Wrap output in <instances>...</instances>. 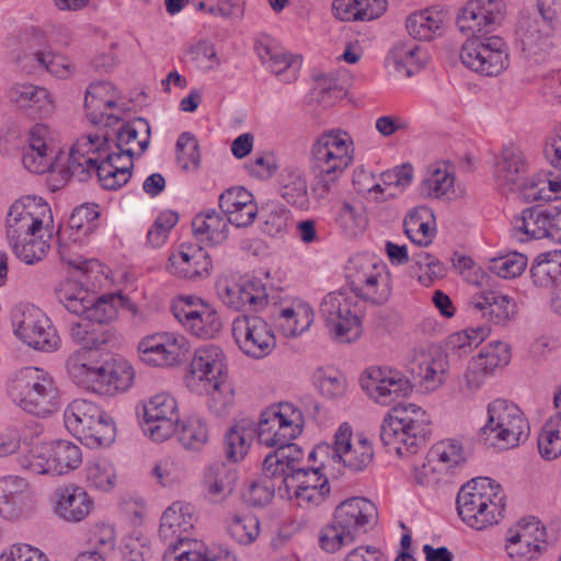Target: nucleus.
Instances as JSON below:
<instances>
[{"label": "nucleus", "instance_id": "obj_1", "mask_svg": "<svg viewBox=\"0 0 561 561\" xmlns=\"http://www.w3.org/2000/svg\"><path fill=\"white\" fill-rule=\"evenodd\" d=\"M59 302L83 322L70 325V335L82 344L67 360V370L73 382L103 394L105 383V294L96 295L80 282L66 279L58 288Z\"/></svg>", "mask_w": 561, "mask_h": 561}, {"label": "nucleus", "instance_id": "obj_61", "mask_svg": "<svg viewBox=\"0 0 561 561\" xmlns=\"http://www.w3.org/2000/svg\"><path fill=\"white\" fill-rule=\"evenodd\" d=\"M260 482H253L249 490L244 493V500L252 506H265L273 500L276 490L278 491V484L275 480L278 477H266Z\"/></svg>", "mask_w": 561, "mask_h": 561}, {"label": "nucleus", "instance_id": "obj_27", "mask_svg": "<svg viewBox=\"0 0 561 561\" xmlns=\"http://www.w3.org/2000/svg\"><path fill=\"white\" fill-rule=\"evenodd\" d=\"M411 180L412 178H354L353 186L367 201L383 203L401 194L411 184Z\"/></svg>", "mask_w": 561, "mask_h": 561}, {"label": "nucleus", "instance_id": "obj_26", "mask_svg": "<svg viewBox=\"0 0 561 561\" xmlns=\"http://www.w3.org/2000/svg\"><path fill=\"white\" fill-rule=\"evenodd\" d=\"M56 514L69 523L83 520L92 511L93 501L87 491L75 484L58 488L55 491Z\"/></svg>", "mask_w": 561, "mask_h": 561}, {"label": "nucleus", "instance_id": "obj_64", "mask_svg": "<svg viewBox=\"0 0 561 561\" xmlns=\"http://www.w3.org/2000/svg\"><path fill=\"white\" fill-rule=\"evenodd\" d=\"M288 182L283 183L280 187L282 197L293 206L307 209L310 204V197L307 191V184L302 178H287Z\"/></svg>", "mask_w": 561, "mask_h": 561}, {"label": "nucleus", "instance_id": "obj_39", "mask_svg": "<svg viewBox=\"0 0 561 561\" xmlns=\"http://www.w3.org/2000/svg\"><path fill=\"white\" fill-rule=\"evenodd\" d=\"M428 219L434 220L433 211L426 206H421L412 209L403 221L404 232L408 238L421 247L431 244L435 236Z\"/></svg>", "mask_w": 561, "mask_h": 561}, {"label": "nucleus", "instance_id": "obj_48", "mask_svg": "<svg viewBox=\"0 0 561 561\" xmlns=\"http://www.w3.org/2000/svg\"><path fill=\"white\" fill-rule=\"evenodd\" d=\"M494 172L497 175H519L530 172L527 157L519 147L510 144L502 148L494 162Z\"/></svg>", "mask_w": 561, "mask_h": 561}, {"label": "nucleus", "instance_id": "obj_52", "mask_svg": "<svg viewBox=\"0 0 561 561\" xmlns=\"http://www.w3.org/2000/svg\"><path fill=\"white\" fill-rule=\"evenodd\" d=\"M176 160L184 172H197L201 164L199 145L190 133H182L176 141Z\"/></svg>", "mask_w": 561, "mask_h": 561}, {"label": "nucleus", "instance_id": "obj_20", "mask_svg": "<svg viewBox=\"0 0 561 561\" xmlns=\"http://www.w3.org/2000/svg\"><path fill=\"white\" fill-rule=\"evenodd\" d=\"M362 387L377 403L388 405L399 397L410 393V380L399 371L373 368L362 379Z\"/></svg>", "mask_w": 561, "mask_h": 561}, {"label": "nucleus", "instance_id": "obj_28", "mask_svg": "<svg viewBox=\"0 0 561 561\" xmlns=\"http://www.w3.org/2000/svg\"><path fill=\"white\" fill-rule=\"evenodd\" d=\"M228 218L216 209H208L197 214L192 220L194 236L201 241L210 244H222L229 236Z\"/></svg>", "mask_w": 561, "mask_h": 561}, {"label": "nucleus", "instance_id": "obj_50", "mask_svg": "<svg viewBox=\"0 0 561 561\" xmlns=\"http://www.w3.org/2000/svg\"><path fill=\"white\" fill-rule=\"evenodd\" d=\"M538 449L547 460H553L561 455V413L545 424L538 437Z\"/></svg>", "mask_w": 561, "mask_h": 561}, {"label": "nucleus", "instance_id": "obj_9", "mask_svg": "<svg viewBox=\"0 0 561 561\" xmlns=\"http://www.w3.org/2000/svg\"><path fill=\"white\" fill-rule=\"evenodd\" d=\"M352 140L346 133L330 130L312 144L309 164L316 175L343 173L353 162Z\"/></svg>", "mask_w": 561, "mask_h": 561}, {"label": "nucleus", "instance_id": "obj_32", "mask_svg": "<svg viewBox=\"0 0 561 561\" xmlns=\"http://www.w3.org/2000/svg\"><path fill=\"white\" fill-rule=\"evenodd\" d=\"M236 479V467L231 462L215 461L204 473V484L215 501L226 499L232 493Z\"/></svg>", "mask_w": 561, "mask_h": 561}, {"label": "nucleus", "instance_id": "obj_47", "mask_svg": "<svg viewBox=\"0 0 561 561\" xmlns=\"http://www.w3.org/2000/svg\"><path fill=\"white\" fill-rule=\"evenodd\" d=\"M209 559L205 554L204 545L187 536L176 535V540L168 542V550L164 552L163 561H204Z\"/></svg>", "mask_w": 561, "mask_h": 561}, {"label": "nucleus", "instance_id": "obj_23", "mask_svg": "<svg viewBox=\"0 0 561 561\" xmlns=\"http://www.w3.org/2000/svg\"><path fill=\"white\" fill-rule=\"evenodd\" d=\"M218 204L230 225L237 228L251 226L257 216V206L251 192L243 186H232L219 195Z\"/></svg>", "mask_w": 561, "mask_h": 561}, {"label": "nucleus", "instance_id": "obj_15", "mask_svg": "<svg viewBox=\"0 0 561 561\" xmlns=\"http://www.w3.org/2000/svg\"><path fill=\"white\" fill-rule=\"evenodd\" d=\"M226 377V356L220 347L209 344L195 351L184 381L191 392H201L210 382Z\"/></svg>", "mask_w": 561, "mask_h": 561}, {"label": "nucleus", "instance_id": "obj_17", "mask_svg": "<svg viewBox=\"0 0 561 561\" xmlns=\"http://www.w3.org/2000/svg\"><path fill=\"white\" fill-rule=\"evenodd\" d=\"M82 462V453L78 445L65 440H51L42 446L37 455H32L30 470L35 473L61 476L77 469Z\"/></svg>", "mask_w": 561, "mask_h": 561}, {"label": "nucleus", "instance_id": "obj_60", "mask_svg": "<svg viewBox=\"0 0 561 561\" xmlns=\"http://www.w3.org/2000/svg\"><path fill=\"white\" fill-rule=\"evenodd\" d=\"M105 84L96 81L89 84L84 95V110L89 122L98 125L103 121L105 111Z\"/></svg>", "mask_w": 561, "mask_h": 561}, {"label": "nucleus", "instance_id": "obj_11", "mask_svg": "<svg viewBox=\"0 0 561 561\" xmlns=\"http://www.w3.org/2000/svg\"><path fill=\"white\" fill-rule=\"evenodd\" d=\"M304 424L302 413L289 402H282L264 410L257 422L260 444L274 447L295 439Z\"/></svg>", "mask_w": 561, "mask_h": 561}, {"label": "nucleus", "instance_id": "obj_19", "mask_svg": "<svg viewBox=\"0 0 561 561\" xmlns=\"http://www.w3.org/2000/svg\"><path fill=\"white\" fill-rule=\"evenodd\" d=\"M175 423H179L178 403L170 393H158L145 403L141 427L153 442L171 437L175 432Z\"/></svg>", "mask_w": 561, "mask_h": 561}, {"label": "nucleus", "instance_id": "obj_46", "mask_svg": "<svg viewBox=\"0 0 561 561\" xmlns=\"http://www.w3.org/2000/svg\"><path fill=\"white\" fill-rule=\"evenodd\" d=\"M198 396H207V407L216 416L226 415L233 403V389L227 377L217 381L210 382L201 392H195Z\"/></svg>", "mask_w": 561, "mask_h": 561}, {"label": "nucleus", "instance_id": "obj_58", "mask_svg": "<svg viewBox=\"0 0 561 561\" xmlns=\"http://www.w3.org/2000/svg\"><path fill=\"white\" fill-rule=\"evenodd\" d=\"M10 245L14 254L24 263L32 265L42 261L49 245L42 238L35 236L31 238H21V240L11 241Z\"/></svg>", "mask_w": 561, "mask_h": 561}, {"label": "nucleus", "instance_id": "obj_43", "mask_svg": "<svg viewBox=\"0 0 561 561\" xmlns=\"http://www.w3.org/2000/svg\"><path fill=\"white\" fill-rule=\"evenodd\" d=\"M135 378V371L129 362L122 355L113 354L107 358V396L127 391Z\"/></svg>", "mask_w": 561, "mask_h": 561}, {"label": "nucleus", "instance_id": "obj_45", "mask_svg": "<svg viewBox=\"0 0 561 561\" xmlns=\"http://www.w3.org/2000/svg\"><path fill=\"white\" fill-rule=\"evenodd\" d=\"M222 328L217 310L205 301H198V312L190 322L187 329L201 339H215Z\"/></svg>", "mask_w": 561, "mask_h": 561}, {"label": "nucleus", "instance_id": "obj_51", "mask_svg": "<svg viewBox=\"0 0 561 561\" xmlns=\"http://www.w3.org/2000/svg\"><path fill=\"white\" fill-rule=\"evenodd\" d=\"M238 310L249 308L257 311L267 305L264 284L259 278H242L239 282Z\"/></svg>", "mask_w": 561, "mask_h": 561}, {"label": "nucleus", "instance_id": "obj_8", "mask_svg": "<svg viewBox=\"0 0 561 561\" xmlns=\"http://www.w3.org/2000/svg\"><path fill=\"white\" fill-rule=\"evenodd\" d=\"M345 277L351 290L365 301L379 306L390 297L383 266L374 256L352 257L345 267Z\"/></svg>", "mask_w": 561, "mask_h": 561}, {"label": "nucleus", "instance_id": "obj_31", "mask_svg": "<svg viewBox=\"0 0 561 561\" xmlns=\"http://www.w3.org/2000/svg\"><path fill=\"white\" fill-rule=\"evenodd\" d=\"M193 528L192 507L188 504L175 502L162 514L159 536L164 542L176 540V535L184 536Z\"/></svg>", "mask_w": 561, "mask_h": 561}, {"label": "nucleus", "instance_id": "obj_12", "mask_svg": "<svg viewBox=\"0 0 561 561\" xmlns=\"http://www.w3.org/2000/svg\"><path fill=\"white\" fill-rule=\"evenodd\" d=\"M352 307V298L343 290L327 294L320 304V316L332 337L340 343H351L360 335V322Z\"/></svg>", "mask_w": 561, "mask_h": 561}, {"label": "nucleus", "instance_id": "obj_54", "mask_svg": "<svg viewBox=\"0 0 561 561\" xmlns=\"http://www.w3.org/2000/svg\"><path fill=\"white\" fill-rule=\"evenodd\" d=\"M527 263L526 255L519 252H508L491 259L488 268L502 278H514L525 271Z\"/></svg>", "mask_w": 561, "mask_h": 561}, {"label": "nucleus", "instance_id": "obj_30", "mask_svg": "<svg viewBox=\"0 0 561 561\" xmlns=\"http://www.w3.org/2000/svg\"><path fill=\"white\" fill-rule=\"evenodd\" d=\"M213 262L207 252L196 249L192 253L180 251L170 257V271L172 274L195 280L209 275Z\"/></svg>", "mask_w": 561, "mask_h": 561}, {"label": "nucleus", "instance_id": "obj_7", "mask_svg": "<svg viewBox=\"0 0 561 561\" xmlns=\"http://www.w3.org/2000/svg\"><path fill=\"white\" fill-rule=\"evenodd\" d=\"M528 434V422L515 403L496 399L488 405V422L479 434L485 446L508 449L527 439Z\"/></svg>", "mask_w": 561, "mask_h": 561}, {"label": "nucleus", "instance_id": "obj_36", "mask_svg": "<svg viewBox=\"0 0 561 561\" xmlns=\"http://www.w3.org/2000/svg\"><path fill=\"white\" fill-rule=\"evenodd\" d=\"M444 22V12L426 9L409 15L405 26L412 37L420 41H430L442 34Z\"/></svg>", "mask_w": 561, "mask_h": 561}, {"label": "nucleus", "instance_id": "obj_34", "mask_svg": "<svg viewBox=\"0 0 561 561\" xmlns=\"http://www.w3.org/2000/svg\"><path fill=\"white\" fill-rule=\"evenodd\" d=\"M12 103L21 108H27L37 115H47L53 104L48 91L33 84H15L9 91Z\"/></svg>", "mask_w": 561, "mask_h": 561}, {"label": "nucleus", "instance_id": "obj_59", "mask_svg": "<svg viewBox=\"0 0 561 561\" xmlns=\"http://www.w3.org/2000/svg\"><path fill=\"white\" fill-rule=\"evenodd\" d=\"M137 313V305L124 295L122 289H111L107 286V323L124 318H134Z\"/></svg>", "mask_w": 561, "mask_h": 561}, {"label": "nucleus", "instance_id": "obj_41", "mask_svg": "<svg viewBox=\"0 0 561 561\" xmlns=\"http://www.w3.org/2000/svg\"><path fill=\"white\" fill-rule=\"evenodd\" d=\"M180 444L190 451H199L208 443V427L199 416H190L175 423Z\"/></svg>", "mask_w": 561, "mask_h": 561}, {"label": "nucleus", "instance_id": "obj_14", "mask_svg": "<svg viewBox=\"0 0 561 561\" xmlns=\"http://www.w3.org/2000/svg\"><path fill=\"white\" fill-rule=\"evenodd\" d=\"M232 334L240 350L253 358L267 356L276 345L268 323L257 316L238 317L232 323Z\"/></svg>", "mask_w": 561, "mask_h": 561}, {"label": "nucleus", "instance_id": "obj_44", "mask_svg": "<svg viewBox=\"0 0 561 561\" xmlns=\"http://www.w3.org/2000/svg\"><path fill=\"white\" fill-rule=\"evenodd\" d=\"M149 131L144 118H137L134 123H123L116 131L115 149L136 146V153L141 154L149 145Z\"/></svg>", "mask_w": 561, "mask_h": 561}, {"label": "nucleus", "instance_id": "obj_3", "mask_svg": "<svg viewBox=\"0 0 561 561\" xmlns=\"http://www.w3.org/2000/svg\"><path fill=\"white\" fill-rule=\"evenodd\" d=\"M432 433V421L422 408L398 404L383 419L380 439L389 453L399 457L415 455L426 445Z\"/></svg>", "mask_w": 561, "mask_h": 561}, {"label": "nucleus", "instance_id": "obj_35", "mask_svg": "<svg viewBox=\"0 0 561 561\" xmlns=\"http://www.w3.org/2000/svg\"><path fill=\"white\" fill-rule=\"evenodd\" d=\"M101 217L100 206L94 203H83L76 207L68 220V228L64 233L69 232V238L80 241L81 237H88L99 228Z\"/></svg>", "mask_w": 561, "mask_h": 561}, {"label": "nucleus", "instance_id": "obj_55", "mask_svg": "<svg viewBox=\"0 0 561 561\" xmlns=\"http://www.w3.org/2000/svg\"><path fill=\"white\" fill-rule=\"evenodd\" d=\"M335 222L347 237H357L366 228V217L348 202H343L335 214Z\"/></svg>", "mask_w": 561, "mask_h": 561}, {"label": "nucleus", "instance_id": "obj_42", "mask_svg": "<svg viewBox=\"0 0 561 561\" xmlns=\"http://www.w3.org/2000/svg\"><path fill=\"white\" fill-rule=\"evenodd\" d=\"M313 321L312 309L307 305L284 308L277 318L278 330L287 337L304 333Z\"/></svg>", "mask_w": 561, "mask_h": 561}, {"label": "nucleus", "instance_id": "obj_49", "mask_svg": "<svg viewBox=\"0 0 561 561\" xmlns=\"http://www.w3.org/2000/svg\"><path fill=\"white\" fill-rule=\"evenodd\" d=\"M36 207L38 211H30L28 215H24V218L21 221H18V225L8 228L7 237L9 242L21 240V238H31L42 229L43 219L41 216L50 214V208L48 207L47 203H42V198H38V204ZM49 218L53 221L51 215H49Z\"/></svg>", "mask_w": 561, "mask_h": 561}, {"label": "nucleus", "instance_id": "obj_2", "mask_svg": "<svg viewBox=\"0 0 561 561\" xmlns=\"http://www.w3.org/2000/svg\"><path fill=\"white\" fill-rule=\"evenodd\" d=\"M502 0H469L457 15L462 33H472L461 47V62L470 70L493 77L508 67V48L500 36H486L503 18Z\"/></svg>", "mask_w": 561, "mask_h": 561}, {"label": "nucleus", "instance_id": "obj_22", "mask_svg": "<svg viewBox=\"0 0 561 561\" xmlns=\"http://www.w3.org/2000/svg\"><path fill=\"white\" fill-rule=\"evenodd\" d=\"M105 145V137L88 135L78 139L71 147L68 164L61 175H100L104 160L101 159L100 149Z\"/></svg>", "mask_w": 561, "mask_h": 561}, {"label": "nucleus", "instance_id": "obj_10", "mask_svg": "<svg viewBox=\"0 0 561 561\" xmlns=\"http://www.w3.org/2000/svg\"><path fill=\"white\" fill-rule=\"evenodd\" d=\"M66 428L90 449H101L105 438V412L90 400L73 401L64 412Z\"/></svg>", "mask_w": 561, "mask_h": 561}, {"label": "nucleus", "instance_id": "obj_40", "mask_svg": "<svg viewBox=\"0 0 561 561\" xmlns=\"http://www.w3.org/2000/svg\"><path fill=\"white\" fill-rule=\"evenodd\" d=\"M252 424L251 421L242 420L231 426L225 435V454L233 465L243 459L248 453L254 433Z\"/></svg>", "mask_w": 561, "mask_h": 561}, {"label": "nucleus", "instance_id": "obj_21", "mask_svg": "<svg viewBox=\"0 0 561 561\" xmlns=\"http://www.w3.org/2000/svg\"><path fill=\"white\" fill-rule=\"evenodd\" d=\"M15 335L26 345L44 352L57 348L59 339L49 319L38 310H30L21 314L15 323Z\"/></svg>", "mask_w": 561, "mask_h": 561}, {"label": "nucleus", "instance_id": "obj_18", "mask_svg": "<svg viewBox=\"0 0 561 561\" xmlns=\"http://www.w3.org/2000/svg\"><path fill=\"white\" fill-rule=\"evenodd\" d=\"M547 548L546 529L535 518L522 519L506 533L505 550L514 561H530Z\"/></svg>", "mask_w": 561, "mask_h": 561}, {"label": "nucleus", "instance_id": "obj_62", "mask_svg": "<svg viewBox=\"0 0 561 561\" xmlns=\"http://www.w3.org/2000/svg\"><path fill=\"white\" fill-rule=\"evenodd\" d=\"M56 154L54 150L42 152L35 150H25L22 156L24 168L35 175H43L46 172H56Z\"/></svg>", "mask_w": 561, "mask_h": 561}, {"label": "nucleus", "instance_id": "obj_29", "mask_svg": "<svg viewBox=\"0 0 561 561\" xmlns=\"http://www.w3.org/2000/svg\"><path fill=\"white\" fill-rule=\"evenodd\" d=\"M289 442L277 444L276 449L270 453L263 461V473L266 477H278L279 481L283 478L289 477L293 470H298L296 463L302 460L304 453L301 448Z\"/></svg>", "mask_w": 561, "mask_h": 561}, {"label": "nucleus", "instance_id": "obj_33", "mask_svg": "<svg viewBox=\"0 0 561 561\" xmlns=\"http://www.w3.org/2000/svg\"><path fill=\"white\" fill-rule=\"evenodd\" d=\"M467 453L457 439L437 442L428 451L427 459L437 466L439 473H453L467 461Z\"/></svg>", "mask_w": 561, "mask_h": 561}, {"label": "nucleus", "instance_id": "obj_53", "mask_svg": "<svg viewBox=\"0 0 561 561\" xmlns=\"http://www.w3.org/2000/svg\"><path fill=\"white\" fill-rule=\"evenodd\" d=\"M323 480L328 478L320 473L319 469H304L293 470L287 478H283L278 483V495L282 499L291 497L290 486H308L318 488L322 484Z\"/></svg>", "mask_w": 561, "mask_h": 561}, {"label": "nucleus", "instance_id": "obj_63", "mask_svg": "<svg viewBox=\"0 0 561 561\" xmlns=\"http://www.w3.org/2000/svg\"><path fill=\"white\" fill-rule=\"evenodd\" d=\"M314 378L321 394L329 399L337 398L345 391L346 380L339 371L319 369Z\"/></svg>", "mask_w": 561, "mask_h": 561}, {"label": "nucleus", "instance_id": "obj_4", "mask_svg": "<svg viewBox=\"0 0 561 561\" xmlns=\"http://www.w3.org/2000/svg\"><path fill=\"white\" fill-rule=\"evenodd\" d=\"M375 504L365 497H351L339 504L330 523L319 531V546L334 553L355 542L377 523Z\"/></svg>", "mask_w": 561, "mask_h": 561}, {"label": "nucleus", "instance_id": "obj_6", "mask_svg": "<svg viewBox=\"0 0 561 561\" xmlns=\"http://www.w3.org/2000/svg\"><path fill=\"white\" fill-rule=\"evenodd\" d=\"M12 401L30 414L46 417L59 408L58 390L53 378L37 367H24L8 380Z\"/></svg>", "mask_w": 561, "mask_h": 561}, {"label": "nucleus", "instance_id": "obj_24", "mask_svg": "<svg viewBox=\"0 0 561 561\" xmlns=\"http://www.w3.org/2000/svg\"><path fill=\"white\" fill-rule=\"evenodd\" d=\"M551 218L550 207L533 206L525 208L512 221V236L522 242L543 238L552 240Z\"/></svg>", "mask_w": 561, "mask_h": 561}, {"label": "nucleus", "instance_id": "obj_57", "mask_svg": "<svg viewBox=\"0 0 561 561\" xmlns=\"http://www.w3.org/2000/svg\"><path fill=\"white\" fill-rule=\"evenodd\" d=\"M228 533L240 545L252 543L260 534V523L252 514L234 515L228 525Z\"/></svg>", "mask_w": 561, "mask_h": 561}, {"label": "nucleus", "instance_id": "obj_56", "mask_svg": "<svg viewBox=\"0 0 561 561\" xmlns=\"http://www.w3.org/2000/svg\"><path fill=\"white\" fill-rule=\"evenodd\" d=\"M477 363H481V367L492 374L495 368L507 365L511 360V348L508 344L495 341L483 346L477 357Z\"/></svg>", "mask_w": 561, "mask_h": 561}, {"label": "nucleus", "instance_id": "obj_37", "mask_svg": "<svg viewBox=\"0 0 561 561\" xmlns=\"http://www.w3.org/2000/svg\"><path fill=\"white\" fill-rule=\"evenodd\" d=\"M423 198L455 201L466 194V186L459 178H423L419 184Z\"/></svg>", "mask_w": 561, "mask_h": 561}, {"label": "nucleus", "instance_id": "obj_16", "mask_svg": "<svg viewBox=\"0 0 561 561\" xmlns=\"http://www.w3.org/2000/svg\"><path fill=\"white\" fill-rule=\"evenodd\" d=\"M138 350L144 363L159 367H170L186 358L190 344L186 337L181 334L164 332L142 339Z\"/></svg>", "mask_w": 561, "mask_h": 561}, {"label": "nucleus", "instance_id": "obj_38", "mask_svg": "<svg viewBox=\"0 0 561 561\" xmlns=\"http://www.w3.org/2000/svg\"><path fill=\"white\" fill-rule=\"evenodd\" d=\"M530 276L537 287L552 290L561 282V254L548 252L538 255L531 264Z\"/></svg>", "mask_w": 561, "mask_h": 561}, {"label": "nucleus", "instance_id": "obj_5", "mask_svg": "<svg viewBox=\"0 0 561 561\" xmlns=\"http://www.w3.org/2000/svg\"><path fill=\"white\" fill-rule=\"evenodd\" d=\"M505 499L500 484L481 477L460 488L456 501L457 511L468 526L483 529L502 520L506 508Z\"/></svg>", "mask_w": 561, "mask_h": 561}, {"label": "nucleus", "instance_id": "obj_25", "mask_svg": "<svg viewBox=\"0 0 561 561\" xmlns=\"http://www.w3.org/2000/svg\"><path fill=\"white\" fill-rule=\"evenodd\" d=\"M469 306L474 314L496 325H506L516 313V305L513 299L495 291L472 296Z\"/></svg>", "mask_w": 561, "mask_h": 561}, {"label": "nucleus", "instance_id": "obj_13", "mask_svg": "<svg viewBox=\"0 0 561 561\" xmlns=\"http://www.w3.org/2000/svg\"><path fill=\"white\" fill-rule=\"evenodd\" d=\"M318 451H328L332 461L342 463L352 472L364 471L374 458L370 442L365 437L353 440L352 427L347 423L337 428L332 446H318Z\"/></svg>", "mask_w": 561, "mask_h": 561}]
</instances>
